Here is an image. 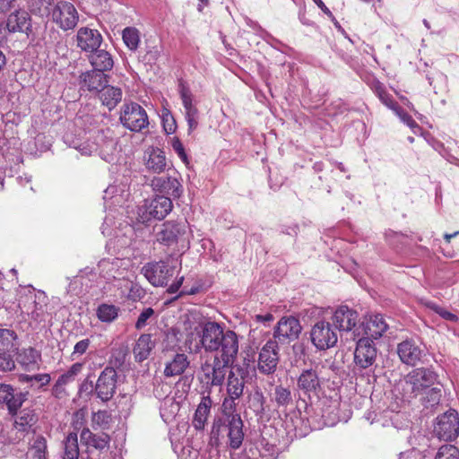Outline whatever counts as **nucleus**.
<instances>
[{
  "mask_svg": "<svg viewBox=\"0 0 459 459\" xmlns=\"http://www.w3.org/2000/svg\"><path fill=\"white\" fill-rule=\"evenodd\" d=\"M184 325L186 344L194 353H200L202 350L215 352L212 359L201 365V382L208 388L221 386L238 353L237 333L210 320L196 322L187 319Z\"/></svg>",
  "mask_w": 459,
  "mask_h": 459,
  "instance_id": "1",
  "label": "nucleus"
},
{
  "mask_svg": "<svg viewBox=\"0 0 459 459\" xmlns=\"http://www.w3.org/2000/svg\"><path fill=\"white\" fill-rule=\"evenodd\" d=\"M170 197L158 195L152 200H144L137 208V220L145 223L152 219L163 220L172 210Z\"/></svg>",
  "mask_w": 459,
  "mask_h": 459,
  "instance_id": "2",
  "label": "nucleus"
},
{
  "mask_svg": "<svg viewBox=\"0 0 459 459\" xmlns=\"http://www.w3.org/2000/svg\"><path fill=\"white\" fill-rule=\"evenodd\" d=\"M377 348L374 341L368 337H360L354 351V365L352 372L354 375H364V370L372 371V367L377 359Z\"/></svg>",
  "mask_w": 459,
  "mask_h": 459,
  "instance_id": "3",
  "label": "nucleus"
},
{
  "mask_svg": "<svg viewBox=\"0 0 459 459\" xmlns=\"http://www.w3.org/2000/svg\"><path fill=\"white\" fill-rule=\"evenodd\" d=\"M119 120L124 127L132 132H142L149 126L146 110L140 104L134 101L123 104Z\"/></svg>",
  "mask_w": 459,
  "mask_h": 459,
  "instance_id": "4",
  "label": "nucleus"
},
{
  "mask_svg": "<svg viewBox=\"0 0 459 459\" xmlns=\"http://www.w3.org/2000/svg\"><path fill=\"white\" fill-rule=\"evenodd\" d=\"M17 334L11 329H0V371L7 372L15 368L14 356L17 353Z\"/></svg>",
  "mask_w": 459,
  "mask_h": 459,
  "instance_id": "5",
  "label": "nucleus"
},
{
  "mask_svg": "<svg viewBox=\"0 0 459 459\" xmlns=\"http://www.w3.org/2000/svg\"><path fill=\"white\" fill-rule=\"evenodd\" d=\"M310 340L318 351H325L334 347L338 342L336 329L330 322H316L310 330Z\"/></svg>",
  "mask_w": 459,
  "mask_h": 459,
  "instance_id": "6",
  "label": "nucleus"
},
{
  "mask_svg": "<svg viewBox=\"0 0 459 459\" xmlns=\"http://www.w3.org/2000/svg\"><path fill=\"white\" fill-rule=\"evenodd\" d=\"M220 421L214 422L212 426V433L219 434L221 431V427L227 431V436L229 437V444L232 449H238L241 446L245 433L243 430V421L241 417L238 413H231L227 415L224 424H220Z\"/></svg>",
  "mask_w": 459,
  "mask_h": 459,
  "instance_id": "7",
  "label": "nucleus"
},
{
  "mask_svg": "<svg viewBox=\"0 0 459 459\" xmlns=\"http://www.w3.org/2000/svg\"><path fill=\"white\" fill-rule=\"evenodd\" d=\"M175 268L166 261L151 262L145 264L141 272L146 280L155 287L166 286L174 274Z\"/></svg>",
  "mask_w": 459,
  "mask_h": 459,
  "instance_id": "8",
  "label": "nucleus"
},
{
  "mask_svg": "<svg viewBox=\"0 0 459 459\" xmlns=\"http://www.w3.org/2000/svg\"><path fill=\"white\" fill-rule=\"evenodd\" d=\"M302 331L299 320L293 316H282L273 331V341L277 343L289 344L299 339Z\"/></svg>",
  "mask_w": 459,
  "mask_h": 459,
  "instance_id": "9",
  "label": "nucleus"
},
{
  "mask_svg": "<svg viewBox=\"0 0 459 459\" xmlns=\"http://www.w3.org/2000/svg\"><path fill=\"white\" fill-rule=\"evenodd\" d=\"M279 346L276 341L269 340L262 347L257 360V368L264 375L273 374L279 363Z\"/></svg>",
  "mask_w": 459,
  "mask_h": 459,
  "instance_id": "10",
  "label": "nucleus"
},
{
  "mask_svg": "<svg viewBox=\"0 0 459 459\" xmlns=\"http://www.w3.org/2000/svg\"><path fill=\"white\" fill-rule=\"evenodd\" d=\"M117 374L114 368L106 367L99 376L96 382L95 392L97 396L103 402L112 399L116 394Z\"/></svg>",
  "mask_w": 459,
  "mask_h": 459,
  "instance_id": "11",
  "label": "nucleus"
},
{
  "mask_svg": "<svg viewBox=\"0 0 459 459\" xmlns=\"http://www.w3.org/2000/svg\"><path fill=\"white\" fill-rule=\"evenodd\" d=\"M53 21L65 30L74 29L78 22V13L68 2H59L52 13Z\"/></svg>",
  "mask_w": 459,
  "mask_h": 459,
  "instance_id": "12",
  "label": "nucleus"
},
{
  "mask_svg": "<svg viewBox=\"0 0 459 459\" xmlns=\"http://www.w3.org/2000/svg\"><path fill=\"white\" fill-rule=\"evenodd\" d=\"M186 221H168L162 224L157 239L166 246L174 245L186 234Z\"/></svg>",
  "mask_w": 459,
  "mask_h": 459,
  "instance_id": "13",
  "label": "nucleus"
},
{
  "mask_svg": "<svg viewBox=\"0 0 459 459\" xmlns=\"http://www.w3.org/2000/svg\"><path fill=\"white\" fill-rule=\"evenodd\" d=\"M27 394L28 393L16 392L11 385L0 384V404H5L12 416L17 414L27 400Z\"/></svg>",
  "mask_w": 459,
  "mask_h": 459,
  "instance_id": "14",
  "label": "nucleus"
},
{
  "mask_svg": "<svg viewBox=\"0 0 459 459\" xmlns=\"http://www.w3.org/2000/svg\"><path fill=\"white\" fill-rule=\"evenodd\" d=\"M151 186L153 191L173 198H179L183 192L180 182L172 176L154 177L151 182Z\"/></svg>",
  "mask_w": 459,
  "mask_h": 459,
  "instance_id": "15",
  "label": "nucleus"
},
{
  "mask_svg": "<svg viewBox=\"0 0 459 459\" xmlns=\"http://www.w3.org/2000/svg\"><path fill=\"white\" fill-rule=\"evenodd\" d=\"M227 394L229 397L223 401V406L228 409H235V400L243 395L245 381L242 375L238 376L233 370L228 373Z\"/></svg>",
  "mask_w": 459,
  "mask_h": 459,
  "instance_id": "16",
  "label": "nucleus"
},
{
  "mask_svg": "<svg viewBox=\"0 0 459 459\" xmlns=\"http://www.w3.org/2000/svg\"><path fill=\"white\" fill-rule=\"evenodd\" d=\"M77 47L84 52H93L100 47L102 36L99 30L82 27L76 35Z\"/></svg>",
  "mask_w": 459,
  "mask_h": 459,
  "instance_id": "17",
  "label": "nucleus"
},
{
  "mask_svg": "<svg viewBox=\"0 0 459 459\" xmlns=\"http://www.w3.org/2000/svg\"><path fill=\"white\" fill-rule=\"evenodd\" d=\"M297 387L304 394H317L321 389V381L316 369H303L297 379Z\"/></svg>",
  "mask_w": 459,
  "mask_h": 459,
  "instance_id": "18",
  "label": "nucleus"
},
{
  "mask_svg": "<svg viewBox=\"0 0 459 459\" xmlns=\"http://www.w3.org/2000/svg\"><path fill=\"white\" fill-rule=\"evenodd\" d=\"M358 317L359 315L355 310L349 308L347 306H341L333 316V323L335 329L348 332L356 325Z\"/></svg>",
  "mask_w": 459,
  "mask_h": 459,
  "instance_id": "19",
  "label": "nucleus"
},
{
  "mask_svg": "<svg viewBox=\"0 0 459 459\" xmlns=\"http://www.w3.org/2000/svg\"><path fill=\"white\" fill-rule=\"evenodd\" d=\"M143 160L147 170L150 172L160 174L166 169V156L160 148L149 147L144 152Z\"/></svg>",
  "mask_w": 459,
  "mask_h": 459,
  "instance_id": "20",
  "label": "nucleus"
},
{
  "mask_svg": "<svg viewBox=\"0 0 459 459\" xmlns=\"http://www.w3.org/2000/svg\"><path fill=\"white\" fill-rule=\"evenodd\" d=\"M80 78L82 88H85L90 91H97L100 92L108 83V76L103 72L93 69L83 73Z\"/></svg>",
  "mask_w": 459,
  "mask_h": 459,
  "instance_id": "21",
  "label": "nucleus"
},
{
  "mask_svg": "<svg viewBox=\"0 0 459 459\" xmlns=\"http://www.w3.org/2000/svg\"><path fill=\"white\" fill-rule=\"evenodd\" d=\"M190 360L186 354L175 353L172 358L165 364L164 376L166 377H172L181 376L188 368Z\"/></svg>",
  "mask_w": 459,
  "mask_h": 459,
  "instance_id": "22",
  "label": "nucleus"
},
{
  "mask_svg": "<svg viewBox=\"0 0 459 459\" xmlns=\"http://www.w3.org/2000/svg\"><path fill=\"white\" fill-rule=\"evenodd\" d=\"M387 324L385 322L381 315H375L362 324L363 336L368 337L369 340H377L380 338L387 329Z\"/></svg>",
  "mask_w": 459,
  "mask_h": 459,
  "instance_id": "23",
  "label": "nucleus"
},
{
  "mask_svg": "<svg viewBox=\"0 0 459 459\" xmlns=\"http://www.w3.org/2000/svg\"><path fill=\"white\" fill-rule=\"evenodd\" d=\"M81 442L88 447H93L103 451L109 446L110 437L106 433L95 434L89 429H83L81 432Z\"/></svg>",
  "mask_w": 459,
  "mask_h": 459,
  "instance_id": "24",
  "label": "nucleus"
},
{
  "mask_svg": "<svg viewBox=\"0 0 459 459\" xmlns=\"http://www.w3.org/2000/svg\"><path fill=\"white\" fill-rule=\"evenodd\" d=\"M14 420V429L22 434L28 433L38 421V415L33 409L24 408Z\"/></svg>",
  "mask_w": 459,
  "mask_h": 459,
  "instance_id": "25",
  "label": "nucleus"
},
{
  "mask_svg": "<svg viewBox=\"0 0 459 459\" xmlns=\"http://www.w3.org/2000/svg\"><path fill=\"white\" fill-rule=\"evenodd\" d=\"M48 299L44 292L35 296L34 308L30 312L32 320L38 323L45 322L47 317L52 314V308L49 307Z\"/></svg>",
  "mask_w": 459,
  "mask_h": 459,
  "instance_id": "26",
  "label": "nucleus"
},
{
  "mask_svg": "<svg viewBox=\"0 0 459 459\" xmlns=\"http://www.w3.org/2000/svg\"><path fill=\"white\" fill-rule=\"evenodd\" d=\"M30 16L26 11H15L11 13L6 22L9 32H25L30 27Z\"/></svg>",
  "mask_w": 459,
  "mask_h": 459,
  "instance_id": "27",
  "label": "nucleus"
},
{
  "mask_svg": "<svg viewBox=\"0 0 459 459\" xmlns=\"http://www.w3.org/2000/svg\"><path fill=\"white\" fill-rule=\"evenodd\" d=\"M91 53L89 60L93 69L104 73L113 68L114 61L112 56L108 51L97 48V50Z\"/></svg>",
  "mask_w": 459,
  "mask_h": 459,
  "instance_id": "28",
  "label": "nucleus"
},
{
  "mask_svg": "<svg viewBox=\"0 0 459 459\" xmlns=\"http://www.w3.org/2000/svg\"><path fill=\"white\" fill-rule=\"evenodd\" d=\"M123 92L118 87L105 85L100 91V99L109 110L115 108L122 100Z\"/></svg>",
  "mask_w": 459,
  "mask_h": 459,
  "instance_id": "29",
  "label": "nucleus"
},
{
  "mask_svg": "<svg viewBox=\"0 0 459 459\" xmlns=\"http://www.w3.org/2000/svg\"><path fill=\"white\" fill-rule=\"evenodd\" d=\"M212 401L209 395L203 396L193 419V425L196 429H203L207 420Z\"/></svg>",
  "mask_w": 459,
  "mask_h": 459,
  "instance_id": "30",
  "label": "nucleus"
},
{
  "mask_svg": "<svg viewBox=\"0 0 459 459\" xmlns=\"http://www.w3.org/2000/svg\"><path fill=\"white\" fill-rule=\"evenodd\" d=\"M153 347L154 344L152 341V335L148 333L142 334L134 347L135 359L139 362L146 359Z\"/></svg>",
  "mask_w": 459,
  "mask_h": 459,
  "instance_id": "31",
  "label": "nucleus"
},
{
  "mask_svg": "<svg viewBox=\"0 0 459 459\" xmlns=\"http://www.w3.org/2000/svg\"><path fill=\"white\" fill-rule=\"evenodd\" d=\"M64 455L63 459H78L79 445L78 436L75 432L69 433L63 441Z\"/></svg>",
  "mask_w": 459,
  "mask_h": 459,
  "instance_id": "32",
  "label": "nucleus"
},
{
  "mask_svg": "<svg viewBox=\"0 0 459 459\" xmlns=\"http://www.w3.org/2000/svg\"><path fill=\"white\" fill-rule=\"evenodd\" d=\"M402 425V414L399 411V405L392 404L391 407L385 412L384 427H393L396 433L399 432Z\"/></svg>",
  "mask_w": 459,
  "mask_h": 459,
  "instance_id": "33",
  "label": "nucleus"
},
{
  "mask_svg": "<svg viewBox=\"0 0 459 459\" xmlns=\"http://www.w3.org/2000/svg\"><path fill=\"white\" fill-rule=\"evenodd\" d=\"M122 39L131 51H136L140 44V32L134 27H126L122 31Z\"/></svg>",
  "mask_w": 459,
  "mask_h": 459,
  "instance_id": "34",
  "label": "nucleus"
},
{
  "mask_svg": "<svg viewBox=\"0 0 459 459\" xmlns=\"http://www.w3.org/2000/svg\"><path fill=\"white\" fill-rule=\"evenodd\" d=\"M119 307L103 303L98 307L97 316L101 322L111 323L118 316Z\"/></svg>",
  "mask_w": 459,
  "mask_h": 459,
  "instance_id": "35",
  "label": "nucleus"
},
{
  "mask_svg": "<svg viewBox=\"0 0 459 459\" xmlns=\"http://www.w3.org/2000/svg\"><path fill=\"white\" fill-rule=\"evenodd\" d=\"M16 354V360L21 365L25 367L36 364L40 357V354L38 352V351L32 347L23 349L20 352H17Z\"/></svg>",
  "mask_w": 459,
  "mask_h": 459,
  "instance_id": "36",
  "label": "nucleus"
},
{
  "mask_svg": "<svg viewBox=\"0 0 459 459\" xmlns=\"http://www.w3.org/2000/svg\"><path fill=\"white\" fill-rule=\"evenodd\" d=\"M33 459H47V440L43 436H37L29 448Z\"/></svg>",
  "mask_w": 459,
  "mask_h": 459,
  "instance_id": "37",
  "label": "nucleus"
},
{
  "mask_svg": "<svg viewBox=\"0 0 459 459\" xmlns=\"http://www.w3.org/2000/svg\"><path fill=\"white\" fill-rule=\"evenodd\" d=\"M274 402L278 407H287L292 403L291 392L289 388L277 385L274 388Z\"/></svg>",
  "mask_w": 459,
  "mask_h": 459,
  "instance_id": "38",
  "label": "nucleus"
},
{
  "mask_svg": "<svg viewBox=\"0 0 459 459\" xmlns=\"http://www.w3.org/2000/svg\"><path fill=\"white\" fill-rule=\"evenodd\" d=\"M83 368V363L76 362L73 364L70 368L64 374H62L56 381H58L59 385H63L64 387L74 382L76 377L82 372Z\"/></svg>",
  "mask_w": 459,
  "mask_h": 459,
  "instance_id": "39",
  "label": "nucleus"
},
{
  "mask_svg": "<svg viewBox=\"0 0 459 459\" xmlns=\"http://www.w3.org/2000/svg\"><path fill=\"white\" fill-rule=\"evenodd\" d=\"M178 93L185 109L196 107L194 103V95L190 88L183 81L178 83Z\"/></svg>",
  "mask_w": 459,
  "mask_h": 459,
  "instance_id": "40",
  "label": "nucleus"
},
{
  "mask_svg": "<svg viewBox=\"0 0 459 459\" xmlns=\"http://www.w3.org/2000/svg\"><path fill=\"white\" fill-rule=\"evenodd\" d=\"M376 91L383 103L393 109L397 116L402 117L398 104L392 100L388 93L385 92L382 85L378 84L376 87Z\"/></svg>",
  "mask_w": 459,
  "mask_h": 459,
  "instance_id": "41",
  "label": "nucleus"
},
{
  "mask_svg": "<svg viewBox=\"0 0 459 459\" xmlns=\"http://www.w3.org/2000/svg\"><path fill=\"white\" fill-rule=\"evenodd\" d=\"M125 287L128 290L126 298L130 300L137 301L145 296L144 290L137 283L127 281Z\"/></svg>",
  "mask_w": 459,
  "mask_h": 459,
  "instance_id": "42",
  "label": "nucleus"
},
{
  "mask_svg": "<svg viewBox=\"0 0 459 459\" xmlns=\"http://www.w3.org/2000/svg\"><path fill=\"white\" fill-rule=\"evenodd\" d=\"M155 311L152 307L144 308L141 314L139 315L136 322H135V329L142 330L144 328L152 319L154 318Z\"/></svg>",
  "mask_w": 459,
  "mask_h": 459,
  "instance_id": "43",
  "label": "nucleus"
},
{
  "mask_svg": "<svg viewBox=\"0 0 459 459\" xmlns=\"http://www.w3.org/2000/svg\"><path fill=\"white\" fill-rule=\"evenodd\" d=\"M91 344L90 339H83L75 343L74 351L71 354L72 360L76 359L79 356L84 354Z\"/></svg>",
  "mask_w": 459,
  "mask_h": 459,
  "instance_id": "44",
  "label": "nucleus"
},
{
  "mask_svg": "<svg viewBox=\"0 0 459 459\" xmlns=\"http://www.w3.org/2000/svg\"><path fill=\"white\" fill-rule=\"evenodd\" d=\"M171 146L173 150L177 152L178 157L184 161L185 163L187 162V155L185 152L183 143H181L180 139L178 137H173L171 139Z\"/></svg>",
  "mask_w": 459,
  "mask_h": 459,
  "instance_id": "45",
  "label": "nucleus"
},
{
  "mask_svg": "<svg viewBox=\"0 0 459 459\" xmlns=\"http://www.w3.org/2000/svg\"><path fill=\"white\" fill-rule=\"evenodd\" d=\"M162 122L163 128L167 134H173L176 131V121L169 113L163 115Z\"/></svg>",
  "mask_w": 459,
  "mask_h": 459,
  "instance_id": "46",
  "label": "nucleus"
},
{
  "mask_svg": "<svg viewBox=\"0 0 459 459\" xmlns=\"http://www.w3.org/2000/svg\"><path fill=\"white\" fill-rule=\"evenodd\" d=\"M254 399L257 403L256 414H264L265 411L264 404L266 399L261 391L255 392Z\"/></svg>",
  "mask_w": 459,
  "mask_h": 459,
  "instance_id": "47",
  "label": "nucleus"
},
{
  "mask_svg": "<svg viewBox=\"0 0 459 459\" xmlns=\"http://www.w3.org/2000/svg\"><path fill=\"white\" fill-rule=\"evenodd\" d=\"M32 377L33 381L40 383V386L47 385L51 380L50 375L47 373L32 375Z\"/></svg>",
  "mask_w": 459,
  "mask_h": 459,
  "instance_id": "48",
  "label": "nucleus"
},
{
  "mask_svg": "<svg viewBox=\"0 0 459 459\" xmlns=\"http://www.w3.org/2000/svg\"><path fill=\"white\" fill-rule=\"evenodd\" d=\"M108 418V415L106 411H100L93 415L92 421L100 425L101 423L107 422Z\"/></svg>",
  "mask_w": 459,
  "mask_h": 459,
  "instance_id": "49",
  "label": "nucleus"
},
{
  "mask_svg": "<svg viewBox=\"0 0 459 459\" xmlns=\"http://www.w3.org/2000/svg\"><path fill=\"white\" fill-rule=\"evenodd\" d=\"M183 281H184V276H181L175 282H173L171 285H169V287L168 288V292L170 294L176 293L181 287Z\"/></svg>",
  "mask_w": 459,
  "mask_h": 459,
  "instance_id": "50",
  "label": "nucleus"
},
{
  "mask_svg": "<svg viewBox=\"0 0 459 459\" xmlns=\"http://www.w3.org/2000/svg\"><path fill=\"white\" fill-rule=\"evenodd\" d=\"M313 1L324 12V13H325L332 20H334L333 14L329 10V8L324 4V2L322 0H313Z\"/></svg>",
  "mask_w": 459,
  "mask_h": 459,
  "instance_id": "51",
  "label": "nucleus"
},
{
  "mask_svg": "<svg viewBox=\"0 0 459 459\" xmlns=\"http://www.w3.org/2000/svg\"><path fill=\"white\" fill-rule=\"evenodd\" d=\"M188 126V134H190L198 126V117L186 118Z\"/></svg>",
  "mask_w": 459,
  "mask_h": 459,
  "instance_id": "52",
  "label": "nucleus"
},
{
  "mask_svg": "<svg viewBox=\"0 0 459 459\" xmlns=\"http://www.w3.org/2000/svg\"><path fill=\"white\" fill-rule=\"evenodd\" d=\"M52 393L56 397H61L65 394V387L63 385H59L58 381L55 383L52 388Z\"/></svg>",
  "mask_w": 459,
  "mask_h": 459,
  "instance_id": "53",
  "label": "nucleus"
},
{
  "mask_svg": "<svg viewBox=\"0 0 459 459\" xmlns=\"http://www.w3.org/2000/svg\"><path fill=\"white\" fill-rule=\"evenodd\" d=\"M13 1L14 0H0V13L8 12L11 9Z\"/></svg>",
  "mask_w": 459,
  "mask_h": 459,
  "instance_id": "54",
  "label": "nucleus"
},
{
  "mask_svg": "<svg viewBox=\"0 0 459 459\" xmlns=\"http://www.w3.org/2000/svg\"><path fill=\"white\" fill-rule=\"evenodd\" d=\"M185 117H199V111L196 107L185 109Z\"/></svg>",
  "mask_w": 459,
  "mask_h": 459,
  "instance_id": "55",
  "label": "nucleus"
},
{
  "mask_svg": "<svg viewBox=\"0 0 459 459\" xmlns=\"http://www.w3.org/2000/svg\"><path fill=\"white\" fill-rule=\"evenodd\" d=\"M255 319L257 322L267 323L273 320V316L271 313H266L265 315H256Z\"/></svg>",
  "mask_w": 459,
  "mask_h": 459,
  "instance_id": "56",
  "label": "nucleus"
},
{
  "mask_svg": "<svg viewBox=\"0 0 459 459\" xmlns=\"http://www.w3.org/2000/svg\"><path fill=\"white\" fill-rule=\"evenodd\" d=\"M159 51L157 49L148 51L146 54V58L148 62H153L158 58Z\"/></svg>",
  "mask_w": 459,
  "mask_h": 459,
  "instance_id": "57",
  "label": "nucleus"
},
{
  "mask_svg": "<svg viewBox=\"0 0 459 459\" xmlns=\"http://www.w3.org/2000/svg\"><path fill=\"white\" fill-rule=\"evenodd\" d=\"M7 59L2 50H0V72L3 71L6 65Z\"/></svg>",
  "mask_w": 459,
  "mask_h": 459,
  "instance_id": "58",
  "label": "nucleus"
},
{
  "mask_svg": "<svg viewBox=\"0 0 459 459\" xmlns=\"http://www.w3.org/2000/svg\"><path fill=\"white\" fill-rule=\"evenodd\" d=\"M21 380L25 383H30L33 381V377L30 375H22Z\"/></svg>",
  "mask_w": 459,
  "mask_h": 459,
  "instance_id": "59",
  "label": "nucleus"
},
{
  "mask_svg": "<svg viewBox=\"0 0 459 459\" xmlns=\"http://www.w3.org/2000/svg\"><path fill=\"white\" fill-rule=\"evenodd\" d=\"M110 265V263L108 261H106V260H103V261H100L99 263V267L101 268V267H106V266H109Z\"/></svg>",
  "mask_w": 459,
  "mask_h": 459,
  "instance_id": "60",
  "label": "nucleus"
},
{
  "mask_svg": "<svg viewBox=\"0 0 459 459\" xmlns=\"http://www.w3.org/2000/svg\"><path fill=\"white\" fill-rule=\"evenodd\" d=\"M396 351H397L398 356H399V357H400V359H402V353H403V351H402V342L397 344Z\"/></svg>",
  "mask_w": 459,
  "mask_h": 459,
  "instance_id": "61",
  "label": "nucleus"
},
{
  "mask_svg": "<svg viewBox=\"0 0 459 459\" xmlns=\"http://www.w3.org/2000/svg\"><path fill=\"white\" fill-rule=\"evenodd\" d=\"M186 292L185 291H182L181 294H185ZM187 294H195V290H191L190 292H186Z\"/></svg>",
  "mask_w": 459,
  "mask_h": 459,
  "instance_id": "62",
  "label": "nucleus"
},
{
  "mask_svg": "<svg viewBox=\"0 0 459 459\" xmlns=\"http://www.w3.org/2000/svg\"><path fill=\"white\" fill-rule=\"evenodd\" d=\"M199 1L202 2L203 4H207L208 2H209V0H199Z\"/></svg>",
  "mask_w": 459,
  "mask_h": 459,
  "instance_id": "63",
  "label": "nucleus"
},
{
  "mask_svg": "<svg viewBox=\"0 0 459 459\" xmlns=\"http://www.w3.org/2000/svg\"><path fill=\"white\" fill-rule=\"evenodd\" d=\"M11 272L14 274L17 273V271L15 269H12Z\"/></svg>",
  "mask_w": 459,
  "mask_h": 459,
  "instance_id": "64",
  "label": "nucleus"
}]
</instances>
